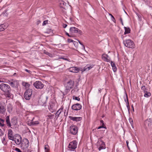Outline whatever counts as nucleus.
Wrapping results in <instances>:
<instances>
[{"mask_svg": "<svg viewBox=\"0 0 152 152\" xmlns=\"http://www.w3.org/2000/svg\"><path fill=\"white\" fill-rule=\"evenodd\" d=\"M45 54L47 55L48 56H49L51 57H53V55L49 53L48 52H46L45 53Z\"/></svg>", "mask_w": 152, "mask_h": 152, "instance_id": "obj_34", "label": "nucleus"}, {"mask_svg": "<svg viewBox=\"0 0 152 152\" xmlns=\"http://www.w3.org/2000/svg\"><path fill=\"white\" fill-rule=\"evenodd\" d=\"M129 122L132 125L133 124V120L132 118H129Z\"/></svg>", "mask_w": 152, "mask_h": 152, "instance_id": "obj_35", "label": "nucleus"}, {"mask_svg": "<svg viewBox=\"0 0 152 152\" xmlns=\"http://www.w3.org/2000/svg\"><path fill=\"white\" fill-rule=\"evenodd\" d=\"M15 81L13 82H10V85L12 87H14L15 86Z\"/></svg>", "mask_w": 152, "mask_h": 152, "instance_id": "obj_31", "label": "nucleus"}, {"mask_svg": "<svg viewBox=\"0 0 152 152\" xmlns=\"http://www.w3.org/2000/svg\"><path fill=\"white\" fill-rule=\"evenodd\" d=\"M41 23V21L39 20H38L37 22V25H38L39 23Z\"/></svg>", "mask_w": 152, "mask_h": 152, "instance_id": "obj_52", "label": "nucleus"}, {"mask_svg": "<svg viewBox=\"0 0 152 152\" xmlns=\"http://www.w3.org/2000/svg\"><path fill=\"white\" fill-rule=\"evenodd\" d=\"M144 124L146 128H151L152 127V119H147L145 121Z\"/></svg>", "mask_w": 152, "mask_h": 152, "instance_id": "obj_11", "label": "nucleus"}, {"mask_svg": "<svg viewBox=\"0 0 152 152\" xmlns=\"http://www.w3.org/2000/svg\"><path fill=\"white\" fill-rule=\"evenodd\" d=\"M69 71L71 72L74 73H77L79 71V69L76 67H72L69 69Z\"/></svg>", "mask_w": 152, "mask_h": 152, "instance_id": "obj_17", "label": "nucleus"}, {"mask_svg": "<svg viewBox=\"0 0 152 152\" xmlns=\"http://www.w3.org/2000/svg\"><path fill=\"white\" fill-rule=\"evenodd\" d=\"M67 26V25L66 24H63V28H66Z\"/></svg>", "mask_w": 152, "mask_h": 152, "instance_id": "obj_50", "label": "nucleus"}, {"mask_svg": "<svg viewBox=\"0 0 152 152\" xmlns=\"http://www.w3.org/2000/svg\"><path fill=\"white\" fill-rule=\"evenodd\" d=\"M60 4L61 5H63V6H65L66 5V3L63 1H61L60 3Z\"/></svg>", "mask_w": 152, "mask_h": 152, "instance_id": "obj_41", "label": "nucleus"}, {"mask_svg": "<svg viewBox=\"0 0 152 152\" xmlns=\"http://www.w3.org/2000/svg\"><path fill=\"white\" fill-rule=\"evenodd\" d=\"M0 88L3 92L7 93L6 94L5 96L8 99H12L13 97V95L10 93L11 89L10 86L7 84L1 83L0 85Z\"/></svg>", "mask_w": 152, "mask_h": 152, "instance_id": "obj_1", "label": "nucleus"}, {"mask_svg": "<svg viewBox=\"0 0 152 152\" xmlns=\"http://www.w3.org/2000/svg\"><path fill=\"white\" fill-rule=\"evenodd\" d=\"M5 119L7 126L8 127L13 128L12 126L13 125L15 126L17 124V121L15 118H12L11 119V122L10 121L9 116H6Z\"/></svg>", "mask_w": 152, "mask_h": 152, "instance_id": "obj_2", "label": "nucleus"}, {"mask_svg": "<svg viewBox=\"0 0 152 152\" xmlns=\"http://www.w3.org/2000/svg\"><path fill=\"white\" fill-rule=\"evenodd\" d=\"M78 130V128L75 125H72L70 127L69 130L70 133L73 135H75L77 134Z\"/></svg>", "mask_w": 152, "mask_h": 152, "instance_id": "obj_8", "label": "nucleus"}, {"mask_svg": "<svg viewBox=\"0 0 152 152\" xmlns=\"http://www.w3.org/2000/svg\"><path fill=\"white\" fill-rule=\"evenodd\" d=\"M109 15L111 16V20L114 23H115V20L113 16L111 14H109Z\"/></svg>", "mask_w": 152, "mask_h": 152, "instance_id": "obj_29", "label": "nucleus"}, {"mask_svg": "<svg viewBox=\"0 0 152 152\" xmlns=\"http://www.w3.org/2000/svg\"><path fill=\"white\" fill-rule=\"evenodd\" d=\"M78 42H79V43L81 45H82V47H83V48L84 49H85V46H84L83 45V44L79 41V40H78Z\"/></svg>", "mask_w": 152, "mask_h": 152, "instance_id": "obj_40", "label": "nucleus"}, {"mask_svg": "<svg viewBox=\"0 0 152 152\" xmlns=\"http://www.w3.org/2000/svg\"><path fill=\"white\" fill-rule=\"evenodd\" d=\"M100 123H101V124H102V126H103L104 125V121H103V120H101Z\"/></svg>", "mask_w": 152, "mask_h": 152, "instance_id": "obj_46", "label": "nucleus"}, {"mask_svg": "<svg viewBox=\"0 0 152 152\" xmlns=\"http://www.w3.org/2000/svg\"><path fill=\"white\" fill-rule=\"evenodd\" d=\"M97 146L98 147V149L100 151L106 148V145L104 142L101 140H99L97 143Z\"/></svg>", "mask_w": 152, "mask_h": 152, "instance_id": "obj_5", "label": "nucleus"}, {"mask_svg": "<svg viewBox=\"0 0 152 152\" xmlns=\"http://www.w3.org/2000/svg\"><path fill=\"white\" fill-rule=\"evenodd\" d=\"M48 20H45L43 22V23H42V25L43 26L45 25L46 24L48 23Z\"/></svg>", "mask_w": 152, "mask_h": 152, "instance_id": "obj_36", "label": "nucleus"}, {"mask_svg": "<svg viewBox=\"0 0 152 152\" xmlns=\"http://www.w3.org/2000/svg\"><path fill=\"white\" fill-rule=\"evenodd\" d=\"M92 67V66L90 64L87 65L83 68V71H88Z\"/></svg>", "mask_w": 152, "mask_h": 152, "instance_id": "obj_22", "label": "nucleus"}, {"mask_svg": "<svg viewBox=\"0 0 152 152\" xmlns=\"http://www.w3.org/2000/svg\"><path fill=\"white\" fill-rule=\"evenodd\" d=\"M69 32L70 33L72 34L77 33H78L80 34H81L82 33L81 31L75 27H71L69 29Z\"/></svg>", "mask_w": 152, "mask_h": 152, "instance_id": "obj_9", "label": "nucleus"}, {"mask_svg": "<svg viewBox=\"0 0 152 152\" xmlns=\"http://www.w3.org/2000/svg\"><path fill=\"white\" fill-rule=\"evenodd\" d=\"M73 43L75 45L78 44V42H77L73 41Z\"/></svg>", "mask_w": 152, "mask_h": 152, "instance_id": "obj_48", "label": "nucleus"}, {"mask_svg": "<svg viewBox=\"0 0 152 152\" xmlns=\"http://www.w3.org/2000/svg\"><path fill=\"white\" fill-rule=\"evenodd\" d=\"M25 86L26 87H28L29 86V84L28 83H25Z\"/></svg>", "mask_w": 152, "mask_h": 152, "instance_id": "obj_51", "label": "nucleus"}, {"mask_svg": "<svg viewBox=\"0 0 152 152\" xmlns=\"http://www.w3.org/2000/svg\"><path fill=\"white\" fill-rule=\"evenodd\" d=\"M77 147V142L76 141H73L69 143L68 147L71 151H74Z\"/></svg>", "mask_w": 152, "mask_h": 152, "instance_id": "obj_10", "label": "nucleus"}, {"mask_svg": "<svg viewBox=\"0 0 152 152\" xmlns=\"http://www.w3.org/2000/svg\"><path fill=\"white\" fill-rule=\"evenodd\" d=\"M111 65L113 69L114 72H115L117 70V68L115 64V63L113 61H111Z\"/></svg>", "mask_w": 152, "mask_h": 152, "instance_id": "obj_23", "label": "nucleus"}, {"mask_svg": "<svg viewBox=\"0 0 152 152\" xmlns=\"http://www.w3.org/2000/svg\"><path fill=\"white\" fill-rule=\"evenodd\" d=\"M22 138L20 136L18 135L16 136L14 139V141L15 143L18 145H20L21 142Z\"/></svg>", "mask_w": 152, "mask_h": 152, "instance_id": "obj_15", "label": "nucleus"}, {"mask_svg": "<svg viewBox=\"0 0 152 152\" xmlns=\"http://www.w3.org/2000/svg\"><path fill=\"white\" fill-rule=\"evenodd\" d=\"M70 19L71 20V21H72V19L71 18H70Z\"/></svg>", "mask_w": 152, "mask_h": 152, "instance_id": "obj_58", "label": "nucleus"}, {"mask_svg": "<svg viewBox=\"0 0 152 152\" xmlns=\"http://www.w3.org/2000/svg\"><path fill=\"white\" fill-rule=\"evenodd\" d=\"M69 118L70 120L77 122L80 121L82 119V117H76L69 116Z\"/></svg>", "mask_w": 152, "mask_h": 152, "instance_id": "obj_18", "label": "nucleus"}, {"mask_svg": "<svg viewBox=\"0 0 152 152\" xmlns=\"http://www.w3.org/2000/svg\"><path fill=\"white\" fill-rule=\"evenodd\" d=\"M126 144L127 145V147L128 148V149L129 150V145H128V144H129V142H128V141L127 140L126 141Z\"/></svg>", "mask_w": 152, "mask_h": 152, "instance_id": "obj_49", "label": "nucleus"}, {"mask_svg": "<svg viewBox=\"0 0 152 152\" xmlns=\"http://www.w3.org/2000/svg\"><path fill=\"white\" fill-rule=\"evenodd\" d=\"M144 93V96L145 97H148L150 96L151 95V93L150 92H148V91H145V92Z\"/></svg>", "mask_w": 152, "mask_h": 152, "instance_id": "obj_25", "label": "nucleus"}, {"mask_svg": "<svg viewBox=\"0 0 152 152\" xmlns=\"http://www.w3.org/2000/svg\"><path fill=\"white\" fill-rule=\"evenodd\" d=\"M32 90L31 89H29L27 90L24 94V97L25 99L29 100L30 99L32 94Z\"/></svg>", "mask_w": 152, "mask_h": 152, "instance_id": "obj_6", "label": "nucleus"}, {"mask_svg": "<svg viewBox=\"0 0 152 152\" xmlns=\"http://www.w3.org/2000/svg\"><path fill=\"white\" fill-rule=\"evenodd\" d=\"M123 43L126 47L130 48H134L135 47L133 41L130 39L123 40Z\"/></svg>", "mask_w": 152, "mask_h": 152, "instance_id": "obj_3", "label": "nucleus"}, {"mask_svg": "<svg viewBox=\"0 0 152 152\" xmlns=\"http://www.w3.org/2000/svg\"><path fill=\"white\" fill-rule=\"evenodd\" d=\"M74 82L71 80H69L65 84L64 86L65 87V92H68L70 89L73 88Z\"/></svg>", "mask_w": 152, "mask_h": 152, "instance_id": "obj_4", "label": "nucleus"}, {"mask_svg": "<svg viewBox=\"0 0 152 152\" xmlns=\"http://www.w3.org/2000/svg\"><path fill=\"white\" fill-rule=\"evenodd\" d=\"M73 99H74L75 100H77L78 101H79L80 100V98L78 97H77V96H73Z\"/></svg>", "mask_w": 152, "mask_h": 152, "instance_id": "obj_32", "label": "nucleus"}, {"mask_svg": "<svg viewBox=\"0 0 152 152\" xmlns=\"http://www.w3.org/2000/svg\"><path fill=\"white\" fill-rule=\"evenodd\" d=\"M4 120L0 118V126L1 127L4 126H5L4 124Z\"/></svg>", "mask_w": 152, "mask_h": 152, "instance_id": "obj_26", "label": "nucleus"}, {"mask_svg": "<svg viewBox=\"0 0 152 152\" xmlns=\"http://www.w3.org/2000/svg\"><path fill=\"white\" fill-rule=\"evenodd\" d=\"M25 70L26 72H28L30 74H31V72L30 70H28L27 69H25Z\"/></svg>", "mask_w": 152, "mask_h": 152, "instance_id": "obj_44", "label": "nucleus"}, {"mask_svg": "<svg viewBox=\"0 0 152 152\" xmlns=\"http://www.w3.org/2000/svg\"><path fill=\"white\" fill-rule=\"evenodd\" d=\"M34 118L31 121L28 123V124L30 125V126H33L39 124V122L38 121H34Z\"/></svg>", "mask_w": 152, "mask_h": 152, "instance_id": "obj_19", "label": "nucleus"}, {"mask_svg": "<svg viewBox=\"0 0 152 152\" xmlns=\"http://www.w3.org/2000/svg\"><path fill=\"white\" fill-rule=\"evenodd\" d=\"M61 58L63 59H64L65 60H67L66 58Z\"/></svg>", "mask_w": 152, "mask_h": 152, "instance_id": "obj_57", "label": "nucleus"}, {"mask_svg": "<svg viewBox=\"0 0 152 152\" xmlns=\"http://www.w3.org/2000/svg\"><path fill=\"white\" fill-rule=\"evenodd\" d=\"M65 34L66 35H67L69 37H72V36L70 35L69 33H68L67 32H65Z\"/></svg>", "mask_w": 152, "mask_h": 152, "instance_id": "obj_47", "label": "nucleus"}, {"mask_svg": "<svg viewBox=\"0 0 152 152\" xmlns=\"http://www.w3.org/2000/svg\"><path fill=\"white\" fill-rule=\"evenodd\" d=\"M29 145V142L28 140L26 138L23 140V142L22 143L21 147L23 150H25L27 148Z\"/></svg>", "mask_w": 152, "mask_h": 152, "instance_id": "obj_7", "label": "nucleus"}, {"mask_svg": "<svg viewBox=\"0 0 152 152\" xmlns=\"http://www.w3.org/2000/svg\"><path fill=\"white\" fill-rule=\"evenodd\" d=\"M102 128H104L105 129H106V127H104V126H101L98 127L97 128V129H100Z\"/></svg>", "mask_w": 152, "mask_h": 152, "instance_id": "obj_42", "label": "nucleus"}, {"mask_svg": "<svg viewBox=\"0 0 152 152\" xmlns=\"http://www.w3.org/2000/svg\"><path fill=\"white\" fill-rule=\"evenodd\" d=\"M102 91V89L101 88H99L98 89V93H101Z\"/></svg>", "mask_w": 152, "mask_h": 152, "instance_id": "obj_53", "label": "nucleus"}, {"mask_svg": "<svg viewBox=\"0 0 152 152\" xmlns=\"http://www.w3.org/2000/svg\"><path fill=\"white\" fill-rule=\"evenodd\" d=\"M8 26L7 24H2L0 25V31L4 30L6 29Z\"/></svg>", "mask_w": 152, "mask_h": 152, "instance_id": "obj_21", "label": "nucleus"}, {"mask_svg": "<svg viewBox=\"0 0 152 152\" xmlns=\"http://www.w3.org/2000/svg\"><path fill=\"white\" fill-rule=\"evenodd\" d=\"M6 110V105L5 103L0 102V114H4Z\"/></svg>", "mask_w": 152, "mask_h": 152, "instance_id": "obj_12", "label": "nucleus"}, {"mask_svg": "<svg viewBox=\"0 0 152 152\" xmlns=\"http://www.w3.org/2000/svg\"><path fill=\"white\" fill-rule=\"evenodd\" d=\"M62 109H60L56 113V116H57V117H58L60 114L61 113Z\"/></svg>", "mask_w": 152, "mask_h": 152, "instance_id": "obj_28", "label": "nucleus"}, {"mask_svg": "<svg viewBox=\"0 0 152 152\" xmlns=\"http://www.w3.org/2000/svg\"><path fill=\"white\" fill-rule=\"evenodd\" d=\"M124 28L125 30V31L124 33V34H129L130 33V29L129 28H127L125 27Z\"/></svg>", "mask_w": 152, "mask_h": 152, "instance_id": "obj_24", "label": "nucleus"}, {"mask_svg": "<svg viewBox=\"0 0 152 152\" xmlns=\"http://www.w3.org/2000/svg\"><path fill=\"white\" fill-rule=\"evenodd\" d=\"M49 146L48 145H45V149L46 151H48L49 150Z\"/></svg>", "mask_w": 152, "mask_h": 152, "instance_id": "obj_33", "label": "nucleus"}, {"mask_svg": "<svg viewBox=\"0 0 152 152\" xmlns=\"http://www.w3.org/2000/svg\"><path fill=\"white\" fill-rule=\"evenodd\" d=\"M8 135L9 139L13 141L14 140V136L13 134V132L11 129L8 130Z\"/></svg>", "mask_w": 152, "mask_h": 152, "instance_id": "obj_16", "label": "nucleus"}, {"mask_svg": "<svg viewBox=\"0 0 152 152\" xmlns=\"http://www.w3.org/2000/svg\"><path fill=\"white\" fill-rule=\"evenodd\" d=\"M54 115H48V117L50 119H52L53 118V117Z\"/></svg>", "mask_w": 152, "mask_h": 152, "instance_id": "obj_45", "label": "nucleus"}, {"mask_svg": "<svg viewBox=\"0 0 152 152\" xmlns=\"http://www.w3.org/2000/svg\"><path fill=\"white\" fill-rule=\"evenodd\" d=\"M82 106L79 103H77L73 105L72 107V108L74 110H80L81 109Z\"/></svg>", "mask_w": 152, "mask_h": 152, "instance_id": "obj_14", "label": "nucleus"}, {"mask_svg": "<svg viewBox=\"0 0 152 152\" xmlns=\"http://www.w3.org/2000/svg\"><path fill=\"white\" fill-rule=\"evenodd\" d=\"M15 150L18 152H22V151H20V150L19 148H15Z\"/></svg>", "mask_w": 152, "mask_h": 152, "instance_id": "obj_38", "label": "nucleus"}, {"mask_svg": "<svg viewBox=\"0 0 152 152\" xmlns=\"http://www.w3.org/2000/svg\"><path fill=\"white\" fill-rule=\"evenodd\" d=\"M109 56L107 54H103L102 56V59L105 61L107 62H109L110 61V59L109 58Z\"/></svg>", "mask_w": 152, "mask_h": 152, "instance_id": "obj_20", "label": "nucleus"}, {"mask_svg": "<svg viewBox=\"0 0 152 152\" xmlns=\"http://www.w3.org/2000/svg\"><path fill=\"white\" fill-rule=\"evenodd\" d=\"M68 42L69 43H70V42H73V41L72 40V39H68Z\"/></svg>", "mask_w": 152, "mask_h": 152, "instance_id": "obj_43", "label": "nucleus"}, {"mask_svg": "<svg viewBox=\"0 0 152 152\" xmlns=\"http://www.w3.org/2000/svg\"><path fill=\"white\" fill-rule=\"evenodd\" d=\"M120 21L121 23V24H122V25H123V22L122 21V19L121 18H120Z\"/></svg>", "mask_w": 152, "mask_h": 152, "instance_id": "obj_54", "label": "nucleus"}, {"mask_svg": "<svg viewBox=\"0 0 152 152\" xmlns=\"http://www.w3.org/2000/svg\"><path fill=\"white\" fill-rule=\"evenodd\" d=\"M5 139L4 138L2 140V142L4 143V142H5Z\"/></svg>", "mask_w": 152, "mask_h": 152, "instance_id": "obj_55", "label": "nucleus"}, {"mask_svg": "<svg viewBox=\"0 0 152 152\" xmlns=\"http://www.w3.org/2000/svg\"><path fill=\"white\" fill-rule=\"evenodd\" d=\"M141 89L144 92H145V91H147L148 90L146 88L145 86H143L141 87Z\"/></svg>", "mask_w": 152, "mask_h": 152, "instance_id": "obj_30", "label": "nucleus"}, {"mask_svg": "<svg viewBox=\"0 0 152 152\" xmlns=\"http://www.w3.org/2000/svg\"><path fill=\"white\" fill-rule=\"evenodd\" d=\"M23 150L24 151V152H31V151L28 149V148L26 149L25 150Z\"/></svg>", "mask_w": 152, "mask_h": 152, "instance_id": "obj_37", "label": "nucleus"}, {"mask_svg": "<svg viewBox=\"0 0 152 152\" xmlns=\"http://www.w3.org/2000/svg\"><path fill=\"white\" fill-rule=\"evenodd\" d=\"M11 82V81H10V80H8L7 82L10 84V83Z\"/></svg>", "mask_w": 152, "mask_h": 152, "instance_id": "obj_56", "label": "nucleus"}, {"mask_svg": "<svg viewBox=\"0 0 152 152\" xmlns=\"http://www.w3.org/2000/svg\"><path fill=\"white\" fill-rule=\"evenodd\" d=\"M34 86L37 88L42 89L44 87L43 84L40 81H37L34 83Z\"/></svg>", "mask_w": 152, "mask_h": 152, "instance_id": "obj_13", "label": "nucleus"}, {"mask_svg": "<svg viewBox=\"0 0 152 152\" xmlns=\"http://www.w3.org/2000/svg\"><path fill=\"white\" fill-rule=\"evenodd\" d=\"M126 99H125V102H126V106L128 109V110H129V109L130 108V107H129V102H128V97H127V95H126Z\"/></svg>", "mask_w": 152, "mask_h": 152, "instance_id": "obj_27", "label": "nucleus"}, {"mask_svg": "<svg viewBox=\"0 0 152 152\" xmlns=\"http://www.w3.org/2000/svg\"><path fill=\"white\" fill-rule=\"evenodd\" d=\"M4 133L2 130L0 129V137L3 135Z\"/></svg>", "mask_w": 152, "mask_h": 152, "instance_id": "obj_39", "label": "nucleus"}]
</instances>
